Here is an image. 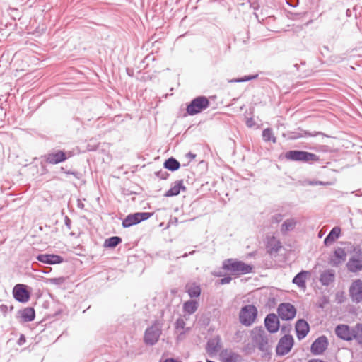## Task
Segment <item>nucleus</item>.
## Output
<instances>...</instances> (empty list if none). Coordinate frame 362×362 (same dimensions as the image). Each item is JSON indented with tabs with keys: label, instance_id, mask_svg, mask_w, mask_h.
<instances>
[{
	"label": "nucleus",
	"instance_id": "obj_1",
	"mask_svg": "<svg viewBox=\"0 0 362 362\" xmlns=\"http://www.w3.org/2000/svg\"><path fill=\"white\" fill-rule=\"evenodd\" d=\"M251 338L254 344L262 352L267 353L271 349V335L262 327H256L251 331Z\"/></svg>",
	"mask_w": 362,
	"mask_h": 362
},
{
	"label": "nucleus",
	"instance_id": "obj_2",
	"mask_svg": "<svg viewBox=\"0 0 362 362\" xmlns=\"http://www.w3.org/2000/svg\"><path fill=\"white\" fill-rule=\"evenodd\" d=\"M223 269L230 272L233 275L239 276L249 274L253 267L236 259H227L223 262Z\"/></svg>",
	"mask_w": 362,
	"mask_h": 362
},
{
	"label": "nucleus",
	"instance_id": "obj_3",
	"mask_svg": "<svg viewBox=\"0 0 362 362\" xmlns=\"http://www.w3.org/2000/svg\"><path fill=\"white\" fill-rule=\"evenodd\" d=\"M257 309L253 305L243 306L239 314V320L245 326H250L256 320Z\"/></svg>",
	"mask_w": 362,
	"mask_h": 362
},
{
	"label": "nucleus",
	"instance_id": "obj_4",
	"mask_svg": "<svg viewBox=\"0 0 362 362\" xmlns=\"http://www.w3.org/2000/svg\"><path fill=\"white\" fill-rule=\"evenodd\" d=\"M209 100L205 96H198L193 99L187 107L189 115H197L209 107Z\"/></svg>",
	"mask_w": 362,
	"mask_h": 362
},
{
	"label": "nucleus",
	"instance_id": "obj_5",
	"mask_svg": "<svg viewBox=\"0 0 362 362\" xmlns=\"http://www.w3.org/2000/svg\"><path fill=\"white\" fill-rule=\"evenodd\" d=\"M285 158L293 161L310 162L317 160V156L315 154L297 150L287 151L285 154Z\"/></svg>",
	"mask_w": 362,
	"mask_h": 362
},
{
	"label": "nucleus",
	"instance_id": "obj_6",
	"mask_svg": "<svg viewBox=\"0 0 362 362\" xmlns=\"http://www.w3.org/2000/svg\"><path fill=\"white\" fill-rule=\"evenodd\" d=\"M73 155L74 153L71 151H63L61 150H57L45 154L43 158L47 163L56 165L65 161L68 158L73 156Z\"/></svg>",
	"mask_w": 362,
	"mask_h": 362
},
{
	"label": "nucleus",
	"instance_id": "obj_7",
	"mask_svg": "<svg viewBox=\"0 0 362 362\" xmlns=\"http://www.w3.org/2000/svg\"><path fill=\"white\" fill-rule=\"evenodd\" d=\"M161 334V326L156 321L150 327L147 328L144 334V342L148 345L155 344Z\"/></svg>",
	"mask_w": 362,
	"mask_h": 362
},
{
	"label": "nucleus",
	"instance_id": "obj_8",
	"mask_svg": "<svg viewBox=\"0 0 362 362\" xmlns=\"http://www.w3.org/2000/svg\"><path fill=\"white\" fill-rule=\"evenodd\" d=\"M294 344V340L291 335L285 334L280 338L276 347V354L279 356H284L288 354Z\"/></svg>",
	"mask_w": 362,
	"mask_h": 362
},
{
	"label": "nucleus",
	"instance_id": "obj_9",
	"mask_svg": "<svg viewBox=\"0 0 362 362\" xmlns=\"http://www.w3.org/2000/svg\"><path fill=\"white\" fill-rule=\"evenodd\" d=\"M354 254L347 262V268L351 272L362 270V250L358 247L354 248Z\"/></svg>",
	"mask_w": 362,
	"mask_h": 362
},
{
	"label": "nucleus",
	"instance_id": "obj_10",
	"mask_svg": "<svg viewBox=\"0 0 362 362\" xmlns=\"http://www.w3.org/2000/svg\"><path fill=\"white\" fill-rule=\"evenodd\" d=\"M152 214L149 212H137L131 214L122 221V226L124 228H129L134 225L138 224L140 222L147 220L151 216Z\"/></svg>",
	"mask_w": 362,
	"mask_h": 362
},
{
	"label": "nucleus",
	"instance_id": "obj_11",
	"mask_svg": "<svg viewBox=\"0 0 362 362\" xmlns=\"http://www.w3.org/2000/svg\"><path fill=\"white\" fill-rule=\"evenodd\" d=\"M277 313L281 320H291L295 317L296 309L289 303H283L279 305Z\"/></svg>",
	"mask_w": 362,
	"mask_h": 362
},
{
	"label": "nucleus",
	"instance_id": "obj_12",
	"mask_svg": "<svg viewBox=\"0 0 362 362\" xmlns=\"http://www.w3.org/2000/svg\"><path fill=\"white\" fill-rule=\"evenodd\" d=\"M349 296L354 303L362 301V280H354L349 288Z\"/></svg>",
	"mask_w": 362,
	"mask_h": 362
},
{
	"label": "nucleus",
	"instance_id": "obj_13",
	"mask_svg": "<svg viewBox=\"0 0 362 362\" xmlns=\"http://www.w3.org/2000/svg\"><path fill=\"white\" fill-rule=\"evenodd\" d=\"M27 286L24 284H16L13 290V297L16 300L21 303H26L29 300L30 293L27 290Z\"/></svg>",
	"mask_w": 362,
	"mask_h": 362
},
{
	"label": "nucleus",
	"instance_id": "obj_14",
	"mask_svg": "<svg viewBox=\"0 0 362 362\" xmlns=\"http://www.w3.org/2000/svg\"><path fill=\"white\" fill-rule=\"evenodd\" d=\"M222 348V340L220 336L216 335L209 339L206 343V350L209 356H214L221 352Z\"/></svg>",
	"mask_w": 362,
	"mask_h": 362
},
{
	"label": "nucleus",
	"instance_id": "obj_15",
	"mask_svg": "<svg viewBox=\"0 0 362 362\" xmlns=\"http://www.w3.org/2000/svg\"><path fill=\"white\" fill-rule=\"evenodd\" d=\"M219 357L221 362H243L242 356L230 349H222Z\"/></svg>",
	"mask_w": 362,
	"mask_h": 362
},
{
	"label": "nucleus",
	"instance_id": "obj_16",
	"mask_svg": "<svg viewBox=\"0 0 362 362\" xmlns=\"http://www.w3.org/2000/svg\"><path fill=\"white\" fill-rule=\"evenodd\" d=\"M264 325L269 333H276L279 329V320L275 314H269L264 319Z\"/></svg>",
	"mask_w": 362,
	"mask_h": 362
},
{
	"label": "nucleus",
	"instance_id": "obj_17",
	"mask_svg": "<svg viewBox=\"0 0 362 362\" xmlns=\"http://www.w3.org/2000/svg\"><path fill=\"white\" fill-rule=\"evenodd\" d=\"M37 259L49 264H59L64 260L62 257L54 254H40L37 256Z\"/></svg>",
	"mask_w": 362,
	"mask_h": 362
},
{
	"label": "nucleus",
	"instance_id": "obj_18",
	"mask_svg": "<svg viewBox=\"0 0 362 362\" xmlns=\"http://www.w3.org/2000/svg\"><path fill=\"white\" fill-rule=\"evenodd\" d=\"M335 333L339 338L344 341L352 340V328L351 329L348 325H339L337 326Z\"/></svg>",
	"mask_w": 362,
	"mask_h": 362
},
{
	"label": "nucleus",
	"instance_id": "obj_19",
	"mask_svg": "<svg viewBox=\"0 0 362 362\" xmlns=\"http://www.w3.org/2000/svg\"><path fill=\"white\" fill-rule=\"evenodd\" d=\"M296 332L298 339L305 338L309 332L308 322L304 320H298L296 324Z\"/></svg>",
	"mask_w": 362,
	"mask_h": 362
},
{
	"label": "nucleus",
	"instance_id": "obj_20",
	"mask_svg": "<svg viewBox=\"0 0 362 362\" xmlns=\"http://www.w3.org/2000/svg\"><path fill=\"white\" fill-rule=\"evenodd\" d=\"M180 191H186L182 180L175 181L174 185L165 192V196L167 197L177 196Z\"/></svg>",
	"mask_w": 362,
	"mask_h": 362
},
{
	"label": "nucleus",
	"instance_id": "obj_21",
	"mask_svg": "<svg viewBox=\"0 0 362 362\" xmlns=\"http://www.w3.org/2000/svg\"><path fill=\"white\" fill-rule=\"evenodd\" d=\"M267 248L268 250V252L271 255H273L274 253H277L279 250L281 248V243L275 237H272L268 240Z\"/></svg>",
	"mask_w": 362,
	"mask_h": 362
},
{
	"label": "nucleus",
	"instance_id": "obj_22",
	"mask_svg": "<svg viewBox=\"0 0 362 362\" xmlns=\"http://www.w3.org/2000/svg\"><path fill=\"white\" fill-rule=\"evenodd\" d=\"M340 233L341 228L339 227H334L328 235L325 238L324 244L326 246L332 245L339 237Z\"/></svg>",
	"mask_w": 362,
	"mask_h": 362
},
{
	"label": "nucleus",
	"instance_id": "obj_23",
	"mask_svg": "<svg viewBox=\"0 0 362 362\" xmlns=\"http://www.w3.org/2000/svg\"><path fill=\"white\" fill-rule=\"evenodd\" d=\"M199 307L197 301L194 300H189L183 303V311L188 315L194 313Z\"/></svg>",
	"mask_w": 362,
	"mask_h": 362
},
{
	"label": "nucleus",
	"instance_id": "obj_24",
	"mask_svg": "<svg viewBox=\"0 0 362 362\" xmlns=\"http://www.w3.org/2000/svg\"><path fill=\"white\" fill-rule=\"evenodd\" d=\"M308 272L305 271H302L296 274L293 279L292 282L294 284H296L300 288L305 287V279L307 276L308 275Z\"/></svg>",
	"mask_w": 362,
	"mask_h": 362
},
{
	"label": "nucleus",
	"instance_id": "obj_25",
	"mask_svg": "<svg viewBox=\"0 0 362 362\" xmlns=\"http://www.w3.org/2000/svg\"><path fill=\"white\" fill-rule=\"evenodd\" d=\"M21 317L24 322H31L35 319V312L31 307L25 308L21 312Z\"/></svg>",
	"mask_w": 362,
	"mask_h": 362
},
{
	"label": "nucleus",
	"instance_id": "obj_26",
	"mask_svg": "<svg viewBox=\"0 0 362 362\" xmlns=\"http://www.w3.org/2000/svg\"><path fill=\"white\" fill-rule=\"evenodd\" d=\"M334 279V272L333 270H327L320 275V281L322 284L327 286L333 282Z\"/></svg>",
	"mask_w": 362,
	"mask_h": 362
},
{
	"label": "nucleus",
	"instance_id": "obj_27",
	"mask_svg": "<svg viewBox=\"0 0 362 362\" xmlns=\"http://www.w3.org/2000/svg\"><path fill=\"white\" fill-rule=\"evenodd\" d=\"M353 339H355L359 344H362V324L358 323L352 328Z\"/></svg>",
	"mask_w": 362,
	"mask_h": 362
},
{
	"label": "nucleus",
	"instance_id": "obj_28",
	"mask_svg": "<svg viewBox=\"0 0 362 362\" xmlns=\"http://www.w3.org/2000/svg\"><path fill=\"white\" fill-rule=\"evenodd\" d=\"M296 225V221L293 218H290L286 220L281 227V231L282 233L285 234L287 232L291 231L294 229Z\"/></svg>",
	"mask_w": 362,
	"mask_h": 362
},
{
	"label": "nucleus",
	"instance_id": "obj_29",
	"mask_svg": "<svg viewBox=\"0 0 362 362\" xmlns=\"http://www.w3.org/2000/svg\"><path fill=\"white\" fill-rule=\"evenodd\" d=\"M335 259H333L334 264H340L346 259V253L341 247H337L334 253Z\"/></svg>",
	"mask_w": 362,
	"mask_h": 362
},
{
	"label": "nucleus",
	"instance_id": "obj_30",
	"mask_svg": "<svg viewBox=\"0 0 362 362\" xmlns=\"http://www.w3.org/2000/svg\"><path fill=\"white\" fill-rule=\"evenodd\" d=\"M187 293L190 298H198L201 294L200 286L196 284H193L190 286H187Z\"/></svg>",
	"mask_w": 362,
	"mask_h": 362
},
{
	"label": "nucleus",
	"instance_id": "obj_31",
	"mask_svg": "<svg viewBox=\"0 0 362 362\" xmlns=\"http://www.w3.org/2000/svg\"><path fill=\"white\" fill-rule=\"evenodd\" d=\"M164 167L171 171L177 170L180 168V163L174 158L167 159L164 163Z\"/></svg>",
	"mask_w": 362,
	"mask_h": 362
},
{
	"label": "nucleus",
	"instance_id": "obj_32",
	"mask_svg": "<svg viewBox=\"0 0 362 362\" xmlns=\"http://www.w3.org/2000/svg\"><path fill=\"white\" fill-rule=\"evenodd\" d=\"M122 242V238L118 236H112L105 240L104 246L106 247L114 248Z\"/></svg>",
	"mask_w": 362,
	"mask_h": 362
},
{
	"label": "nucleus",
	"instance_id": "obj_33",
	"mask_svg": "<svg viewBox=\"0 0 362 362\" xmlns=\"http://www.w3.org/2000/svg\"><path fill=\"white\" fill-rule=\"evenodd\" d=\"M328 339L325 336L318 337V355L322 354L328 347Z\"/></svg>",
	"mask_w": 362,
	"mask_h": 362
},
{
	"label": "nucleus",
	"instance_id": "obj_34",
	"mask_svg": "<svg viewBox=\"0 0 362 362\" xmlns=\"http://www.w3.org/2000/svg\"><path fill=\"white\" fill-rule=\"evenodd\" d=\"M262 137L264 141H272L273 143L276 142V139L274 136L273 131L271 128H267L262 132Z\"/></svg>",
	"mask_w": 362,
	"mask_h": 362
},
{
	"label": "nucleus",
	"instance_id": "obj_35",
	"mask_svg": "<svg viewBox=\"0 0 362 362\" xmlns=\"http://www.w3.org/2000/svg\"><path fill=\"white\" fill-rule=\"evenodd\" d=\"M258 77V74L245 76L242 78H238L232 80V82L240 83V82H246L250 80L256 79Z\"/></svg>",
	"mask_w": 362,
	"mask_h": 362
},
{
	"label": "nucleus",
	"instance_id": "obj_36",
	"mask_svg": "<svg viewBox=\"0 0 362 362\" xmlns=\"http://www.w3.org/2000/svg\"><path fill=\"white\" fill-rule=\"evenodd\" d=\"M64 281H65V278L63 276L58 277V278H50V279H47L46 280L47 283H49V284H55V285H62V284L64 283Z\"/></svg>",
	"mask_w": 362,
	"mask_h": 362
},
{
	"label": "nucleus",
	"instance_id": "obj_37",
	"mask_svg": "<svg viewBox=\"0 0 362 362\" xmlns=\"http://www.w3.org/2000/svg\"><path fill=\"white\" fill-rule=\"evenodd\" d=\"M175 326L177 330L185 329V322L182 318L180 317L176 320Z\"/></svg>",
	"mask_w": 362,
	"mask_h": 362
},
{
	"label": "nucleus",
	"instance_id": "obj_38",
	"mask_svg": "<svg viewBox=\"0 0 362 362\" xmlns=\"http://www.w3.org/2000/svg\"><path fill=\"white\" fill-rule=\"evenodd\" d=\"M61 170L64 172L67 175H74L76 179H80L81 177V174L79 172L77 171H65V169L64 167L61 168Z\"/></svg>",
	"mask_w": 362,
	"mask_h": 362
},
{
	"label": "nucleus",
	"instance_id": "obj_39",
	"mask_svg": "<svg viewBox=\"0 0 362 362\" xmlns=\"http://www.w3.org/2000/svg\"><path fill=\"white\" fill-rule=\"evenodd\" d=\"M282 219H283V216L281 214H275L272 218V222L277 223H279L280 221H281Z\"/></svg>",
	"mask_w": 362,
	"mask_h": 362
},
{
	"label": "nucleus",
	"instance_id": "obj_40",
	"mask_svg": "<svg viewBox=\"0 0 362 362\" xmlns=\"http://www.w3.org/2000/svg\"><path fill=\"white\" fill-rule=\"evenodd\" d=\"M310 349H311V352L314 355H317V339L313 341V342L312 343Z\"/></svg>",
	"mask_w": 362,
	"mask_h": 362
},
{
	"label": "nucleus",
	"instance_id": "obj_41",
	"mask_svg": "<svg viewBox=\"0 0 362 362\" xmlns=\"http://www.w3.org/2000/svg\"><path fill=\"white\" fill-rule=\"evenodd\" d=\"M64 223H65V226H66V228L69 230H70L71 228V221L67 216H66L64 218Z\"/></svg>",
	"mask_w": 362,
	"mask_h": 362
},
{
	"label": "nucleus",
	"instance_id": "obj_42",
	"mask_svg": "<svg viewBox=\"0 0 362 362\" xmlns=\"http://www.w3.org/2000/svg\"><path fill=\"white\" fill-rule=\"evenodd\" d=\"M156 175L158 177H160V179L165 180L167 178V176L168 175V174L166 172L160 171V172L156 173Z\"/></svg>",
	"mask_w": 362,
	"mask_h": 362
},
{
	"label": "nucleus",
	"instance_id": "obj_43",
	"mask_svg": "<svg viewBox=\"0 0 362 362\" xmlns=\"http://www.w3.org/2000/svg\"><path fill=\"white\" fill-rule=\"evenodd\" d=\"M232 280V278L229 276H225L223 279H221V284H229Z\"/></svg>",
	"mask_w": 362,
	"mask_h": 362
},
{
	"label": "nucleus",
	"instance_id": "obj_44",
	"mask_svg": "<svg viewBox=\"0 0 362 362\" xmlns=\"http://www.w3.org/2000/svg\"><path fill=\"white\" fill-rule=\"evenodd\" d=\"M301 182H302V185L303 186L315 185L317 184L316 181H310V180H305L302 181Z\"/></svg>",
	"mask_w": 362,
	"mask_h": 362
},
{
	"label": "nucleus",
	"instance_id": "obj_45",
	"mask_svg": "<svg viewBox=\"0 0 362 362\" xmlns=\"http://www.w3.org/2000/svg\"><path fill=\"white\" fill-rule=\"evenodd\" d=\"M0 310L5 315L8 311V306L4 304L0 305Z\"/></svg>",
	"mask_w": 362,
	"mask_h": 362
},
{
	"label": "nucleus",
	"instance_id": "obj_46",
	"mask_svg": "<svg viewBox=\"0 0 362 362\" xmlns=\"http://www.w3.org/2000/svg\"><path fill=\"white\" fill-rule=\"evenodd\" d=\"M246 124L248 127H252L255 124L253 119L249 118L246 121Z\"/></svg>",
	"mask_w": 362,
	"mask_h": 362
},
{
	"label": "nucleus",
	"instance_id": "obj_47",
	"mask_svg": "<svg viewBox=\"0 0 362 362\" xmlns=\"http://www.w3.org/2000/svg\"><path fill=\"white\" fill-rule=\"evenodd\" d=\"M25 342V337H24V335H21L20 338L18 339V344L19 345H22Z\"/></svg>",
	"mask_w": 362,
	"mask_h": 362
},
{
	"label": "nucleus",
	"instance_id": "obj_48",
	"mask_svg": "<svg viewBox=\"0 0 362 362\" xmlns=\"http://www.w3.org/2000/svg\"><path fill=\"white\" fill-rule=\"evenodd\" d=\"M186 156L187 158H189L190 159H194L196 157V154L189 152L188 153H187Z\"/></svg>",
	"mask_w": 362,
	"mask_h": 362
},
{
	"label": "nucleus",
	"instance_id": "obj_49",
	"mask_svg": "<svg viewBox=\"0 0 362 362\" xmlns=\"http://www.w3.org/2000/svg\"><path fill=\"white\" fill-rule=\"evenodd\" d=\"M163 362H182V361H177L176 359L170 358H166Z\"/></svg>",
	"mask_w": 362,
	"mask_h": 362
},
{
	"label": "nucleus",
	"instance_id": "obj_50",
	"mask_svg": "<svg viewBox=\"0 0 362 362\" xmlns=\"http://www.w3.org/2000/svg\"><path fill=\"white\" fill-rule=\"evenodd\" d=\"M127 73L129 76H133V70L130 69L129 68L127 69Z\"/></svg>",
	"mask_w": 362,
	"mask_h": 362
},
{
	"label": "nucleus",
	"instance_id": "obj_51",
	"mask_svg": "<svg viewBox=\"0 0 362 362\" xmlns=\"http://www.w3.org/2000/svg\"><path fill=\"white\" fill-rule=\"evenodd\" d=\"M308 362H317V359H311V360H309Z\"/></svg>",
	"mask_w": 362,
	"mask_h": 362
},
{
	"label": "nucleus",
	"instance_id": "obj_52",
	"mask_svg": "<svg viewBox=\"0 0 362 362\" xmlns=\"http://www.w3.org/2000/svg\"><path fill=\"white\" fill-rule=\"evenodd\" d=\"M322 233L321 232L318 233V238H321L322 236Z\"/></svg>",
	"mask_w": 362,
	"mask_h": 362
},
{
	"label": "nucleus",
	"instance_id": "obj_53",
	"mask_svg": "<svg viewBox=\"0 0 362 362\" xmlns=\"http://www.w3.org/2000/svg\"><path fill=\"white\" fill-rule=\"evenodd\" d=\"M321 106H322V105H321V104H318V105H317V107H318V111L320 110V107H321Z\"/></svg>",
	"mask_w": 362,
	"mask_h": 362
},
{
	"label": "nucleus",
	"instance_id": "obj_54",
	"mask_svg": "<svg viewBox=\"0 0 362 362\" xmlns=\"http://www.w3.org/2000/svg\"><path fill=\"white\" fill-rule=\"evenodd\" d=\"M151 58V56L150 55H148L146 57V59H148Z\"/></svg>",
	"mask_w": 362,
	"mask_h": 362
},
{
	"label": "nucleus",
	"instance_id": "obj_55",
	"mask_svg": "<svg viewBox=\"0 0 362 362\" xmlns=\"http://www.w3.org/2000/svg\"><path fill=\"white\" fill-rule=\"evenodd\" d=\"M318 185H324V183L322 182H319L318 181Z\"/></svg>",
	"mask_w": 362,
	"mask_h": 362
},
{
	"label": "nucleus",
	"instance_id": "obj_56",
	"mask_svg": "<svg viewBox=\"0 0 362 362\" xmlns=\"http://www.w3.org/2000/svg\"><path fill=\"white\" fill-rule=\"evenodd\" d=\"M240 334V332H237L235 333V334H236V335H239Z\"/></svg>",
	"mask_w": 362,
	"mask_h": 362
},
{
	"label": "nucleus",
	"instance_id": "obj_57",
	"mask_svg": "<svg viewBox=\"0 0 362 362\" xmlns=\"http://www.w3.org/2000/svg\"><path fill=\"white\" fill-rule=\"evenodd\" d=\"M346 14L349 15V10H347L346 11Z\"/></svg>",
	"mask_w": 362,
	"mask_h": 362
},
{
	"label": "nucleus",
	"instance_id": "obj_58",
	"mask_svg": "<svg viewBox=\"0 0 362 362\" xmlns=\"http://www.w3.org/2000/svg\"><path fill=\"white\" fill-rule=\"evenodd\" d=\"M294 66L297 68V67H298V64H296L294 65Z\"/></svg>",
	"mask_w": 362,
	"mask_h": 362
},
{
	"label": "nucleus",
	"instance_id": "obj_59",
	"mask_svg": "<svg viewBox=\"0 0 362 362\" xmlns=\"http://www.w3.org/2000/svg\"><path fill=\"white\" fill-rule=\"evenodd\" d=\"M318 362H324V361H322V360H319V359H318Z\"/></svg>",
	"mask_w": 362,
	"mask_h": 362
}]
</instances>
